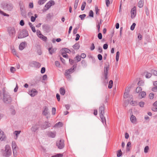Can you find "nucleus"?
I'll return each mask as SVG.
<instances>
[{
	"instance_id": "f257e3e1",
	"label": "nucleus",
	"mask_w": 157,
	"mask_h": 157,
	"mask_svg": "<svg viewBox=\"0 0 157 157\" xmlns=\"http://www.w3.org/2000/svg\"><path fill=\"white\" fill-rule=\"evenodd\" d=\"M109 68V65H106L104 67V72L103 74V77L102 78L103 80V82L105 85L108 83V71Z\"/></svg>"
},
{
	"instance_id": "f03ea898",
	"label": "nucleus",
	"mask_w": 157,
	"mask_h": 157,
	"mask_svg": "<svg viewBox=\"0 0 157 157\" xmlns=\"http://www.w3.org/2000/svg\"><path fill=\"white\" fill-rule=\"evenodd\" d=\"M104 109V105L103 104L99 108V112L100 114V117L101 120L102 122L103 123L105 122L106 124L105 119L104 117L105 113Z\"/></svg>"
},
{
	"instance_id": "7ed1b4c3",
	"label": "nucleus",
	"mask_w": 157,
	"mask_h": 157,
	"mask_svg": "<svg viewBox=\"0 0 157 157\" xmlns=\"http://www.w3.org/2000/svg\"><path fill=\"white\" fill-rule=\"evenodd\" d=\"M18 39H21L28 36H29L28 31L25 29H24L20 30L18 33Z\"/></svg>"
},
{
	"instance_id": "20e7f679",
	"label": "nucleus",
	"mask_w": 157,
	"mask_h": 157,
	"mask_svg": "<svg viewBox=\"0 0 157 157\" xmlns=\"http://www.w3.org/2000/svg\"><path fill=\"white\" fill-rule=\"evenodd\" d=\"M12 154V151L9 145H6L5 147V150L3 153V156L5 157H9Z\"/></svg>"
},
{
	"instance_id": "39448f33",
	"label": "nucleus",
	"mask_w": 157,
	"mask_h": 157,
	"mask_svg": "<svg viewBox=\"0 0 157 157\" xmlns=\"http://www.w3.org/2000/svg\"><path fill=\"white\" fill-rule=\"evenodd\" d=\"M3 100L4 103L7 104H10L12 101L10 96L7 93L3 94Z\"/></svg>"
},
{
	"instance_id": "423d86ee",
	"label": "nucleus",
	"mask_w": 157,
	"mask_h": 157,
	"mask_svg": "<svg viewBox=\"0 0 157 157\" xmlns=\"http://www.w3.org/2000/svg\"><path fill=\"white\" fill-rule=\"evenodd\" d=\"M7 31L10 37L13 38L15 36L16 32L14 27L10 26L8 27Z\"/></svg>"
},
{
	"instance_id": "0eeeda50",
	"label": "nucleus",
	"mask_w": 157,
	"mask_h": 157,
	"mask_svg": "<svg viewBox=\"0 0 157 157\" xmlns=\"http://www.w3.org/2000/svg\"><path fill=\"white\" fill-rule=\"evenodd\" d=\"M3 8L5 10H7L9 11H11L13 8V5L10 3H4L2 4Z\"/></svg>"
},
{
	"instance_id": "6e6552de",
	"label": "nucleus",
	"mask_w": 157,
	"mask_h": 157,
	"mask_svg": "<svg viewBox=\"0 0 157 157\" xmlns=\"http://www.w3.org/2000/svg\"><path fill=\"white\" fill-rule=\"evenodd\" d=\"M56 145L59 149H62L64 147V141L63 140H60L56 141Z\"/></svg>"
},
{
	"instance_id": "1a4fd4ad",
	"label": "nucleus",
	"mask_w": 157,
	"mask_h": 157,
	"mask_svg": "<svg viewBox=\"0 0 157 157\" xmlns=\"http://www.w3.org/2000/svg\"><path fill=\"white\" fill-rule=\"evenodd\" d=\"M51 124L48 121L44 122L43 124L40 126V128L42 130L45 129L51 126Z\"/></svg>"
},
{
	"instance_id": "9d476101",
	"label": "nucleus",
	"mask_w": 157,
	"mask_h": 157,
	"mask_svg": "<svg viewBox=\"0 0 157 157\" xmlns=\"http://www.w3.org/2000/svg\"><path fill=\"white\" fill-rule=\"evenodd\" d=\"M55 4V2L54 1L51 0L47 3L45 6V7L47 9H45V10H48L52 5Z\"/></svg>"
},
{
	"instance_id": "9b49d317",
	"label": "nucleus",
	"mask_w": 157,
	"mask_h": 157,
	"mask_svg": "<svg viewBox=\"0 0 157 157\" xmlns=\"http://www.w3.org/2000/svg\"><path fill=\"white\" fill-rule=\"evenodd\" d=\"M39 128V124L36 123L33 125L31 128V130L32 132H35L37 131Z\"/></svg>"
},
{
	"instance_id": "f8f14e48",
	"label": "nucleus",
	"mask_w": 157,
	"mask_h": 157,
	"mask_svg": "<svg viewBox=\"0 0 157 157\" xmlns=\"http://www.w3.org/2000/svg\"><path fill=\"white\" fill-rule=\"evenodd\" d=\"M37 91L34 88L32 89L31 90L29 91L28 92L29 94L32 97H33L37 95Z\"/></svg>"
},
{
	"instance_id": "ddd939ff",
	"label": "nucleus",
	"mask_w": 157,
	"mask_h": 157,
	"mask_svg": "<svg viewBox=\"0 0 157 157\" xmlns=\"http://www.w3.org/2000/svg\"><path fill=\"white\" fill-rule=\"evenodd\" d=\"M136 7L134 6L131 10V17L132 18H134L136 16Z\"/></svg>"
},
{
	"instance_id": "4468645a",
	"label": "nucleus",
	"mask_w": 157,
	"mask_h": 157,
	"mask_svg": "<svg viewBox=\"0 0 157 157\" xmlns=\"http://www.w3.org/2000/svg\"><path fill=\"white\" fill-rule=\"evenodd\" d=\"M31 65L32 67L39 68L40 67V64L38 62L35 61H33L31 62Z\"/></svg>"
},
{
	"instance_id": "2eb2a0df",
	"label": "nucleus",
	"mask_w": 157,
	"mask_h": 157,
	"mask_svg": "<svg viewBox=\"0 0 157 157\" xmlns=\"http://www.w3.org/2000/svg\"><path fill=\"white\" fill-rule=\"evenodd\" d=\"M48 108L46 106H44L43 107V111L42 112V114L44 116H46L48 115L49 113L48 111Z\"/></svg>"
},
{
	"instance_id": "dca6fc26",
	"label": "nucleus",
	"mask_w": 157,
	"mask_h": 157,
	"mask_svg": "<svg viewBox=\"0 0 157 157\" xmlns=\"http://www.w3.org/2000/svg\"><path fill=\"white\" fill-rule=\"evenodd\" d=\"M43 30L46 32H48L50 30V26L46 25H42Z\"/></svg>"
},
{
	"instance_id": "f3484780",
	"label": "nucleus",
	"mask_w": 157,
	"mask_h": 157,
	"mask_svg": "<svg viewBox=\"0 0 157 157\" xmlns=\"http://www.w3.org/2000/svg\"><path fill=\"white\" fill-rule=\"evenodd\" d=\"M6 138V136L4 132L0 129V140L1 141L4 140Z\"/></svg>"
},
{
	"instance_id": "a211bd4d",
	"label": "nucleus",
	"mask_w": 157,
	"mask_h": 157,
	"mask_svg": "<svg viewBox=\"0 0 157 157\" xmlns=\"http://www.w3.org/2000/svg\"><path fill=\"white\" fill-rule=\"evenodd\" d=\"M56 132H52L51 131L48 132L47 133V135L48 137H51V138H54L56 136Z\"/></svg>"
},
{
	"instance_id": "6ab92c4d",
	"label": "nucleus",
	"mask_w": 157,
	"mask_h": 157,
	"mask_svg": "<svg viewBox=\"0 0 157 157\" xmlns=\"http://www.w3.org/2000/svg\"><path fill=\"white\" fill-rule=\"evenodd\" d=\"M26 42H22L20 44L19 46V49L20 50H23L25 47V44Z\"/></svg>"
},
{
	"instance_id": "aec40b11",
	"label": "nucleus",
	"mask_w": 157,
	"mask_h": 157,
	"mask_svg": "<svg viewBox=\"0 0 157 157\" xmlns=\"http://www.w3.org/2000/svg\"><path fill=\"white\" fill-rule=\"evenodd\" d=\"M144 0H140L138 2V6L140 8H142L144 6Z\"/></svg>"
},
{
	"instance_id": "412c9836",
	"label": "nucleus",
	"mask_w": 157,
	"mask_h": 157,
	"mask_svg": "<svg viewBox=\"0 0 157 157\" xmlns=\"http://www.w3.org/2000/svg\"><path fill=\"white\" fill-rule=\"evenodd\" d=\"M13 153L14 157H16L17 155V147H12Z\"/></svg>"
},
{
	"instance_id": "4be33fe9",
	"label": "nucleus",
	"mask_w": 157,
	"mask_h": 157,
	"mask_svg": "<svg viewBox=\"0 0 157 157\" xmlns=\"http://www.w3.org/2000/svg\"><path fill=\"white\" fill-rule=\"evenodd\" d=\"M74 59H75V63H76L80 61L81 60V58L80 57V56L78 55L74 58Z\"/></svg>"
},
{
	"instance_id": "5701e85b",
	"label": "nucleus",
	"mask_w": 157,
	"mask_h": 157,
	"mask_svg": "<svg viewBox=\"0 0 157 157\" xmlns=\"http://www.w3.org/2000/svg\"><path fill=\"white\" fill-rule=\"evenodd\" d=\"M129 90H125V92L124 94L123 97L124 98L126 99L128 98L129 93Z\"/></svg>"
},
{
	"instance_id": "b1692460",
	"label": "nucleus",
	"mask_w": 157,
	"mask_h": 157,
	"mask_svg": "<svg viewBox=\"0 0 157 157\" xmlns=\"http://www.w3.org/2000/svg\"><path fill=\"white\" fill-rule=\"evenodd\" d=\"M80 46L79 43H77L73 46V48L75 50H78L79 49Z\"/></svg>"
},
{
	"instance_id": "393cba45",
	"label": "nucleus",
	"mask_w": 157,
	"mask_h": 157,
	"mask_svg": "<svg viewBox=\"0 0 157 157\" xmlns=\"http://www.w3.org/2000/svg\"><path fill=\"white\" fill-rule=\"evenodd\" d=\"M10 111L11 113V114L13 115H14L16 114V111L14 109V107L13 106H11L10 109Z\"/></svg>"
},
{
	"instance_id": "a878e982",
	"label": "nucleus",
	"mask_w": 157,
	"mask_h": 157,
	"mask_svg": "<svg viewBox=\"0 0 157 157\" xmlns=\"http://www.w3.org/2000/svg\"><path fill=\"white\" fill-rule=\"evenodd\" d=\"M130 120L132 123H135L136 121V117L134 115H132L130 117Z\"/></svg>"
},
{
	"instance_id": "bb28decb",
	"label": "nucleus",
	"mask_w": 157,
	"mask_h": 157,
	"mask_svg": "<svg viewBox=\"0 0 157 157\" xmlns=\"http://www.w3.org/2000/svg\"><path fill=\"white\" fill-rule=\"evenodd\" d=\"M61 52H64L65 53H70V50L68 48H64L62 49Z\"/></svg>"
},
{
	"instance_id": "cd10ccee",
	"label": "nucleus",
	"mask_w": 157,
	"mask_h": 157,
	"mask_svg": "<svg viewBox=\"0 0 157 157\" xmlns=\"http://www.w3.org/2000/svg\"><path fill=\"white\" fill-rule=\"evenodd\" d=\"M73 72V71L71 70V69H69L65 71L64 75H70Z\"/></svg>"
},
{
	"instance_id": "c85d7f7f",
	"label": "nucleus",
	"mask_w": 157,
	"mask_h": 157,
	"mask_svg": "<svg viewBox=\"0 0 157 157\" xmlns=\"http://www.w3.org/2000/svg\"><path fill=\"white\" fill-rule=\"evenodd\" d=\"M146 74L145 77L147 78H149L151 77L152 75L151 73H149L147 71H146L144 73V74Z\"/></svg>"
},
{
	"instance_id": "c756f323",
	"label": "nucleus",
	"mask_w": 157,
	"mask_h": 157,
	"mask_svg": "<svg viewBox=\"0 0 157 157\" xmlns=\"http://www.w3.org/2000/svg\"><path fill=\"white\" fill-rule=\"evenodd\" d=\"M59 92L61 95H64L65 93L64 89L63 87H61L59 89Z\"/></svg>"
},
{
	"instance_id": "7c9ffc66",
	"label": "nucleus",
	"mask_w": 157,
	"mask_h": 157,
	"mask_svg": "<svg viewBox=\"0 0 157 157\" xmlns=\"http://www.w3.org/2000/svg\"><path fill=\"white\" fill-rule=\"evenodd\" d=\"M48 50L49 54H50L51 55H52V54H53L55 52L56 49L52 48H48Z\"/></svg>"
},
{
	"instance_id": "2f4dec72",
	"label": "nucleus",
	"mask_w": 157,
	"mask_h": 157,
	"mask_svg": "<svg viewBox=\"0 0 157 157\" xmlns=\"http://www.w3.org/2000/svg\"><path fill=\"white\" fill-rule=\"evenodd\" d=\"M117 157H120L122 155V152L121 149H120L117 151Z\"/></svg>"
},
{
	"instance_id": "473e14b6",
	"label": "nucleus",
	"mask_w": 157,
	"mask_h": 157,
	"mask_svg": "<svg viewBox=\"0 0 157 157\" xmlns=\"http://www.w3.org/2000/svg\"><path fill=\"white\" fill-rule=\"evenodd\" d=\"M21 131H15L14 132V134L16 136L15 139H17V138L18 135L20 134Z\"/></svg>"
},
{
	"instance_id": "72a5a7b5",
	"label": "nucleus",
	"mask_w": 157,
	"mask_h": 157,
	"mask_svg": "<svg viewBox=\"0 0 157 157\" xmlns=\"http://www.w3.org/2000/svg\"><path fill=\"white\" fill-rule=\"evenodd\" d=\"M113 82L112 80H110L109 83L108 88L109 89H111L112 88L113 86Z\"/></svg>"
},
{
	"instance_id": "f704fd0d",
	"label": "nucleus",
	"mask_w": 157,
	"mask_h": 157,
	"mask_svg": "<svg viewBox=\"0 0 157 157\" xmlns=\"http://www.w3.org/2000/svg\"><path fill=\"white\" fill-rule=\"evenodd\" d=\"M63 124L61 122H59L58 123H56L54 126V127H56L57 126H59V127H61L62 126Z\"/></svg>"
},
{
	"instance_id": "c9c22d12",
	"label": "nucleus",
	"mask_w": 157,
	"mask_h": 157,
	"mask_svg": "<svg viewBox=\"0 0 157 157\" xmlns=\"http://www.w3.org/2000/svg\"><path fill=\"white\" fill-rule=\"evenodd\" d=\"M39 37L42 40H43L44 41H47V38L46 37L44 36L43 35H42L41 36H40Z\"/></svg>"
},
{
	"instance_id": "e433bc0d",
	"label": "nucleus",
	"mask_w": 157,
	"mask_h": 157,
	"mask_svg": "<svg viewBox=\"0 0 157 157\" xmlns=\"http://www.w3.org/2000/svg\"><path fill=\"white\" fill-rule=\"evenodd\" d=\"M47 0H39L38 1V3L39 5H42L44 4Z\"/></svg>"
},
{
	"instance_id": "4c0bfd02",
	"label": "nucleus",
	"mask_w": 157,
	"mask_h": 157,
	"mask_svg": "<svg viewBox=\"0 0 157 157\" xmlns=\"http://www.w3.org/2000/svg\"><path fill=\"white\" fill-rule=\"evenodd\" d=\"M86 3L85 2H83L81 7V10L83 11L84 10L85 7L86 6Z\"/></svg>"
},
{
	"instance_id": "58836bf2",
	"label": "nucleus",
	"mask_w": 157,
	"mask_h": 157,
	"mask_svg": "<svg viewBox=\"0 0 157 157\" xmlns=\"http://www.w3.org/2000/svg\"><path fill=\"white\" fill-rule=\"evenodd\" d=\"M130 104L132 105L135 106L137 105V102L135 101H132Z\"/></svg>"
},
{
	"instance_id": "ea45409f",
	"label": "nucleus",
	"mask_w": 157,
	"mask_h": 157,
	"mask_svg": "<svg viewBox=\"0 0 157 157\" xmlns=\"http://www.w3.org/2000/svg\"><path fill=\"white\" fill-rule=\"evenodd\" d=\"M120 53L119 51L117 52L116 55V59L117 61H118L119 59Z\"/></svg>"
},
{
	"instance_id": "a19ab883",
	"label": "nucleus",
	"mask_w": 157,
	"mask_h": 157,
	"mask_svg": "<svg viewBox=\"0 0 157 157\" xmlns=\"http://www.w3.org/2000/svg\"><path fill=\"white\" fill-rule=\"evenodd\" d=\"M61 53L63 57L66 58L67 59L68 58V56L66 53L63 52H61Z\"/></svg>"
},
{
	"instance_id": "79ce46f5",
	"label": "nucleus",
	"mask_w": 157,
	"mask_h": 157,
	"mask_svg": "<svg viewBox=\"0 0 157 157\" xmlns=\"http://www.w3.org/2000/svg\"><path fill=\"white\" fill-rule=\"evenodd\" d=\"M86 16V15L85 14H83L79 15V17L80 18L81 20H83L84 18Z\"/></svg>"
},
{
	"instance_id": "37998d69",
	"label": "nucleus",
	"mask_w": 157,
	"mask_h": 157,
	"mask_svg": "<svg viewBox=\"0 0 157 157\" xmlns=\"http://www.w3.org/2000/svg\"><path fill=\"white\" fill-rule=\"evenodd\" d=\"M151 72L153 75H157V71L154 70H151Z\"/></svg>"
},
{
	"instance_id": "c03bdc74",
	"label": "nucleus",
	"mask_w": 157,
	"mask_h": 157,
	"mask_svg": "<svg viewBox=\"0 0 157 157\" xmlns=\"http://www.w3.org/2000/svg\"><path fill=\"white\" fill-rule=\"evenodd\" d=\"M142 90V88L140 87H138L136 89V91L137 93H139Z\"/></svg>"
},
{
	"instance_id": "a18cd8bd",
	"label": "nucleus",
	"mask_w": 157,
	"mask_h": 157,
	"mask_svg": "<svg viewBox=\"0 0 157 157\" xmlns=\"http://www.w3.org/2000/svg\"><path fill=\"white\" fill-rule=\"evenodd\" d=\"M63 155L61 154H58L56 155H52L51 157H62Z\"/></svg>"
},
{
	"instance_id": "49530a36",
	"label": "nucleus",
	"mask_w": 157,
	"mask_h": 157,
	"mask_svg": "<svg viewBox=\"0 0 157 157\" xmlns=\"http://www.w3.org/2000/svg\"><path fill=\"white\" fill-rule=\"evenodd\" d=\"M69 61L70 64L71 65L73 64L75 62V59L73 60L71 59H69Z\"/></svg>"
},
{
	"instance_id": "de8ad7c7",
	"label": "nucleus",
	"mask_w": 157,
	"mask_h": 157,
	"mask_svg": "<svg viewBox=\"0 0 157 157\" xmlns=\"http://www.w3.org/2000/svg\"><path fill=\"white\" fill-rule=\"evenodd\" d=\"M89 16L91 17H94V13L92 10H90V11L89 14Z\"/></svg>"
},
{
	"instance_id": "09e8293b",
	"label": "nucleus",
	"mask_w": 157,
	"mask_h": 157,
	"mask_svg": "<svg viewBox=\"0 0 157 157\" xmlns=\"http://www.w3.org/2000/svg\"><path fill=\"white\" fill-rule=\"evenodd\" d=\"M77 66V64L75 63L74 64V65H73L72 67L70 69H71V70L72 71H73L75 69V68H76Z\"/></svg>"
},
{
	"instance_id": "8fccbe9b",
	"label": "nucleus",
	"mask_w": 157,
	"mask_h": 157,
	"mask_svg": "<svg viewBox=\"0 0 157 157\" xmlns=\"http://www.w3.org/2000/svg\"><path fill=\"white\" fill-rule=\"evenodd\" d=\"M136 25V24L135 23H134L132 24L130 27V29L132 31L134 29Z\"/></svg>"
},
{
	"instance_id": "3c124183",
	"label": "nucleus",
	"mask_w": 157,
	"mask_h": 157,
	"mask_svg": "<svg viewBox=\"0 0 157 157\" xmlns=\"http://www.w3.org/2000/svg\"><path fill=\"white\" fill-rule=\"evenodd\" d=\"M95 10L96 11V14L98 15L99 14V13H98V11L99 10V9L98 8L97 6H95Z\"/></svg>"
},
{
	"instance_id": "603ef678",
	"label": "nucleus",
	"mask_w": 157,
	"mask_h": 157,
	"mask_svg": "<svg viewBox=\"0 0 157 157\" xmlns=\"http://www.w3.org/2000/svg\"><path fill=\"white\" fill-rule=\"evenodd\" d=\"M0 13L4 15V16H9V15L4 13L3 11L0 10Z\"/></svg>"
},
{
	"instance_id": "864d4df0",
	"label": "nucleus",
	"mask_w": 157,
	"mask_h": 157,
	"mask_svg": "<svg viewBox=\"0 0 157 157\" xmlns=\"http://www.w3.org/2000/svg\"><path fill=\"white\" fill-rule=\"evenodd\" d=\"M36 33L38 36L39 37L41 36L42 34H41L40 31L39 30H36Z\"/></svg>"
},
{
	"instance_id": "5fc2aeb1",
	"label": "nucleus",
	"mask_w": 157,
	"mask_h": 157,
	"mask_svg": "<svg viewBox=\"0 0 157 157\" xmlns=\"http://www.w3.org/2000/svg\"><path fill=\"white\" fill-rule=\"evenodd\" d=\"M146 95V93L144 91H142L141 93V95L142 98H144L145 97Z\"/></svg>"
},
{
	"instance_id": "6e6d98bb",
	"label": "nucleus",
	"mask_w": 157,
	"mask_h": 157,
	"mask_svg": "<svg viewBox=\"0 0 157 157\" xmlns=\"http://www.w3.org/2000/svg\"><path fill=\"white\" fill-rule=\"evenodd\" d=\"M12 52L13 55H16L17 57H18V56L17 55V53L16 52L14 49H13L12 50Z\"/></svg>"
},
{
	"instance_id": "4d7b16f0",
	"label": "nucleus",
	"mask_w": 157,
	"mask_h": 157,
	"mask_svg": "<svg viewBox=\"0 0 157 157\" xmlns=\"http://www.w3.org/2000/svg\"><path fill=\"white\" fill-rule=\"evenodd\" d=\"M149 147L148 146H146L144 149V152L145 153H147L148 152V151L149 150Z\"/></svg>"
},
{
	"instance_id": "13d9d810",
	"label": "nucleus",
	"mask_w": 157,
	"mask_h": 157,
	"mask_svg": "<svg viewBox=\"0 0 157 157\" xmlns=\"http://www.w3.org/2000/svg\"><path fill=\"white\" fill-rule=\"evenodd\" d=\"M79 29V27H76L74 29L73 31V33L74 34H75L77 33V31Z\"/></svg>"
},
{
	"instance_id": "bf43d9fd",
	"label": "nucleus",
	"mask_w": 157,
	"mask_h": 157,
	"mask_svg": "<svg viewBox=\"0 0 157 157\" xmlns=\"http://www.w3.org/2000/svg\"><path fill=\"white\" fill-rule=\"evenodd\" d=\"M144 102L143 101H141L139 103V106L141 107H143L144 106Z\"/></svg>"
},
{
	"instance_id": "052dcab7",
	"label": "nucleus",
	"mask_w": 157,
	"mask_h": 157,
	"mask_svg": "<svg viewBox=\"0 0 157 157\" xmlns=\"http://www.w3.org/2000/svg\"><path fill=\"white\" fill-rule=\"evenodd\" d=\"M56 109L55 108L53 107L52 109V113L53 115H54L56 113Z\"/></svg>"
},
{
	"instance_id": "680f3d73",
	"label": "nucleus",
	"mask_w": 157,
	"mask_h": 157,
	"mask_svg": "<svg viewBox=\"0 0 157 157\" xmlns=\"http://www.w3.org/2000/svg\"><path fill=\"white\" fill-rule=\"evenodd\" d=\"M129 101L128 100H126L125 101H124V105L125 106H126L128 105L129 104Z\"/></svg>"
},
{
	"instance_id": "e2e57ef3",
	"label": "nucleus",
	"mask_w": 157,
	"mask_h": 157,
	"mask_svg": "<svg viewBox=\"0 0 157 157\" xmlns=\"http://www.w3.org/2000/svg\"><path fill=\"white\" fill-rule=\"evenodd\" d=\"M149 97L150 99H153L154 98V94L152 93H150L149 94Z\"/></svg>"
},
{
	"instance_id": "0e129e2a",
	"label": "nucleus",
	"mask_w": 157,
	"mask_h": 157,
	"mask_svg": "<svg viewBox=\"0 0 157 157\" xmlns=\"http://www.w3.org/2000/svg\"><path fill=\"white\" fill-rule=\"evenodd\" d=\"M98 39L101 40L102 38V35L101 33H99L98 35Z\"/></svg>"
},
{
	"instance_id": "69168bd1",
	"label": "nucleus",
	"mask_w": 157,
	"mask_h": 157,
	"mask_svg": "<svg viewBox=\"0 0 157 157\" xmlns=\"http://www.w3.org/2000/svg\"><path fill=\"white\" fill-rule=\"evenodd\" d=\"M95 48L94 45V43H92L91 46L90 47V49L91 51L93 50Z\"/></svg>"
},
{
	"instance_id": "338daca9",
	"label": "nucleus",
	"mask_w": 157,
	"mask_h": 157,
	"mask_svg": "<svg viewBox=\"0 0 157 157\" xmlns=\"http://www.w3.org/2000/svg\"><path fill=\"white\" fill-rule=\"evenodd\" d=\"M98 59L99 60H102V55L100 54H99L98 55Z\"/></svg>"
},
{
	"instance_id": "774afa93",
	"label": "nucleus",
	"mask_w": 157,
	"mask_h": 157,
	"mask_svg": "<svg viewBox=\"0 0 157 157\" xmlns=\"http://www.w3.org/2000/svg\"><path fill=\"white\" fill-rule=\"evenodd\" d=\"M152 90L154 92H156L157 91V86H154L153 87L152 89Z\"/></svg>"
}]
</instances>
